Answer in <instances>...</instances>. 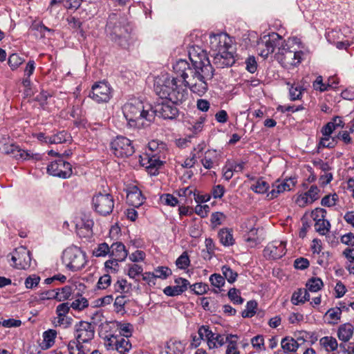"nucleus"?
<instances>
[{"instance_id": "obj_1", "label": "nucleus", "mask_w": 354, "mask_h": 354, "mask_svg": "<svg viewBox=\"0 0 354 354\" xmlns=\"http://www.w3.org/2000/svg\"><path fill=\"white\" fill-rule=\"evenodd\" d=\"M191 64L185 59H179L173 66L174 73L183 79L184 86L178 84L177 77L167 75L158 77L154 84L156 93L165 99L152 108L156 115L165 120H173L178 115L174 104H182L188 97L186 87L199 96L208 90L209 82L214 77V70L205 51L201 48L191 47L189 50Z\"/></svg>"}, {"instance_id": "obj_2", "label": "nucleus", "mask_w": 354, "mask_h": 354, "mask_svg": "<svg viewBox=\"0 0 354 354\" xmlns=\"http://www.w3.org/2000/svg\"><path fill=\"white\" fill-rule=\"evenodd\" d=\"M232 40L227 34L219 32L209 35V48L212 52L214 63L219 68L228 67L234 62V57L230 50Z\"/></svg>"}, {"instance_id": "obj_3", "label": "nucleus", "mask_w": 354, "mask_h": 354, "mask_svg": "<svg viewBox=\"0 0 354 354\" xmlns=\"http://www.w3.org/2000/svg\"><path fill=\"white\" fill-rule=\"evenodd\" d=\"M122 111L128 125L131 127L149 126L154 120V112L152 111L151 106H145L140 101L126 103Z\"/></svg>"}, {"instance_id": "obj_4", "label": "nucleus", "mask_w": 354, "mask_h": 354, "mask_svg": "<svg viewBox=\"0 0 354 354\" xmlns=\"http://www.w3.org/2000/svg\"><path fill=\"white\" fill-rule=\"evenodd\" d=\"M106 26L111 30L113 41L123 48L129 46L131 28L126 17L113 13L109 17Z\"/></svg>"}, {"instance_id": "obj_5", "label": "nucleus", "mask_w": 354, "mask_h": 354, "mask_svg": "<svg viewBox=\"0 0 354 354\" xmlns=\"http://www.w3.org/2000/svg\"><path fill=\"white\" fill-rule=\"evenodd\" d=\"M62 259L66 267L73 272L82 269L86 263L85 252L74 245L64 250Z\"/></svg>"}, {"instance_id": "obj_6", "label": "nucleus", "mask_w": 354, "mask_h": 354, "mask_svg": "<svg viewBox=\"0 0 354 354\" xmlns=\"http://www.w3.org/2000/svg\"><path fill=\"white\" fill-rule=\"evenodd\" d=\"M304 53L301 50L290 49L287 44L281 43L275 54L276 59L284 67L297 66L301 59Z\"/></svg>"}, {"instance_id": "obj_7", "label": "nucleus", "mask_w": 354, "mask_h": 354, "mask_svg": "<svg viewBox=\"0 0 354 354\" xmlns=\"http://www.w3.org/2000/svg\"><path fill=\"white\" fill-rule=\"evenodd\" d=\"M92 205L94 210L101 216L109 215L114 207V199L110 194L99 192L93 196Z\"/></svg>"}, {"instance_id": "obj_8", "label": "nucleus", "mask_w": 354, "mask_h": 354, "mask_svg": "<svg viewBox=\"0 0 354 354\" xmlns=\"http://www.w3.org/2000/svg\"><path fill=\"white\" fill-rule=\"evenodd\" d=\"M112 153L118 158H127L131 156L135 150L131 141L124 136H117L111 142Z\"/></svg>"}, {"instance_id": "obj_9", "label": "nucleus", "mask_w": 354, "mask_h": 354, "mask_svg": "<svg viewBox=\"0 0 354 354\" xmlns=\"http://www.w3.org/2000/svg\"><path fill=\"white\" fill-rule=\"evenodd\" d=\"M75 224L79 236L88 238L93 235L94 222L91 214L81 213L75 218Z\"/></svg>"}, {"instance_id": "obj_10", "label": "nucleus", "mask_w": 354, "mask_h": 354, "mask_svg": "<svg viewBox=\"0 0 354 354\" xmlns=\"http://www.w3.org/2000/svg\"><path fill=\"white\" fill-rule=\"evenodd\" d=\"M47 172L53 176L65 179L72 175V166L62 158H59L48 165Z\"/></svg>"}, {"instance_id": "obj_11", "label": "nucleus", "mask_w": 354, "mask_h": 354, "mask_svg": "<svg viewBox=\"0 0 354 354\" xmlns=\"http://www.w3.org/2000/svg\"><path fill=\"white\" fill-rule=\"evenodd\" d=\"M95 329L91 324L81 321L75 326V337L77 342L87 343L94 337Z\"/></svg>"}, {"instance_id": "obj_12", "label": "nucleus", "mask_w": 354, "mask_h": 354, "mask_svg": "<svg viewBox=\"0 0 354 354\" xmlns=\"http://www.w3.org/2000/svg\"><path fill=\"white\" fill-rule=\"evenodd\" d=\"M281 43H284L282 37L277 33L273 32L269 35L268 39L265 41L259 43V55L267 58L272 53L276 47H279Z\"/></svg>"}, {"instance_id": "obj_13", "label": "nucleus", "mask_w": 354, "mask_h": 354, "mask_svg": "<svg viewBox=\"0 0 354 354\" xmlns=\"http://www.w3.org/2000/svg\"><path fill=\"white\" fill-rule=\"evenodd\" d=\"M12 266L17 269H27L30 266L31 258L30 252L24 247H19L12 252Z\"/></svg>"}, {"instance_id": "obj_14", "label": "nucleus", "mask_w": 354, "mask_h": 354, "mask_svg": "<svg viewBox=\"0 0 354 354\" xmlns=\"http://www.w3.org/2000/svg\"><path fill=\"white\" fill-rule=\"evenodd\" d=\"M89 97L97 103L107 102L111 97V89L106 82H99L92 86Z\"/></svg>"}, {"instance_id": "obj_15", "label": "nucleus", "mask_w": 354, "mask_h": 354, "mask_svg": "<svg viewBox=\"0 0 354 354\" xmlns=\"http://www.w3.org/2000/svg\"><path fill=\"white\" fill-rule=\"evenodd\" d=\"M264 256L272 259L281 258L286 254V243L283 241L270 243L263 250Z\"/></svg>"}, {"instance_id": "obj_16", "label": "nucleus", "mask_w": 354, "mask_h": 354, "mask_svg": "<svg viewBox=\"0 0 354 354\" xmlns=\"http://www.w3.org/2000/svg\"><path fill=\"white\" fill-rule=\"evenodd\" d=\"M296 183L297 180L295 178H290L282 182L277 180L272 185V189L270 192H268L267 196L270 199L277 198L279 194L285 191H290L293 187H295Z\"/></svg>"}, {"instance_id": "obj_17", "label": "nucleus", "mask_w": 354, "mask_h": 354, "mask_svg": "<svg viewBox=\"0 0 354 354\" xmlns=\"http://www.w3.org/2000/svg\"><path fill=\"white\" fill-rule=\"evenodd\" d=\"M1 149L3 153L9 154L16 159L27 160L31 157L28 151L14 144H5Z\"/></svg>"}, {"instance_id": "obj_18", "label": "nucleus", "mask_w": 354, "mask_h": 354, "mask_svg": "<svg viewBox=\"0 0 354 354\" xmlns=\"http://www.w3.org/2000/svg\"><path fill=\"white\" fill-rule=\"evenodd\" d=\"M145 197L137 187H133L127 192V202L129 205L138 207L143 204Z\"/></svg>"}, {"instance_id": "obj_19", "label": "nucleus", "mask_w": 354, "mask_h": 354, "mask_svg": "<svg viewBox=\"0 0 354 354\" xmlns=\"http://www.w3.org/2000/svg\"><path fill=\"white\" fill-rule=\"evenodd\" d=\"M110 255L118 261H123L128 255V252L121 242L113 243L111 246Z\"/></svg>"}, {"instance_id": "obj_20", "label": "nucleus", "mask_w": 354, "mask_h": 354, "mask_svg": "<svg viewBox=\"0 0 354 354\" xmlns=\"http://www.w3.org/2000/svg\"><path fill=\"white\" fill-rule=\"evenodd\" d=\"M354 333V326L351 323L341 324L337 330V337L339 340L347 342L353 337Z\"/></svg>"}, {"instance_id": "obj_21", "label": "nucleus", "mask_w": 354, "mask_h": 354, "mask_svg": "<svg viewBox=\"0 0 354 354\" xmlns=\"http://www.w3.org/2000/svg\"><path fill=\"white\" fill-rule=\"evenodd\" d=\"M112 337L115 339L114 346L118 354H128L129 353L131 350L132 345L129 339L124 337H121L118 339L114 336H112Z\"/></svg>"}, {"instance_id": "obj_22", "label": "nucleus", "mask_w": 354, "mask_h": 354, "mask_svg": "<svg viewBox=\"0 0 354 354\" xmlns=\"http://www.w3.org/2000/svg\"><path fill=\"white\" fill-rule=\"evenodd\" d=\"M57 336V331L53 329H49L43 333V341L40 344L42 349L46 350L50 348L55 343Z\"/></svg>"}, {"instance_id": "obj_23", "label": "nucleus", "mask_w": 354, "mask_h": 354, "mask_svg": "<svg viewBox=\"0 0 354 354\" xmlns=\"http://www.w3.org/2000/svg\"><path fill=\"white\" fill-rule=\"evenodd\" d=\"M220 242L224 246H230L234 243L232 230L228 228H223L220 230L218 234Z\"/></svg>"}, {"instance_id": "obj_24", "label": "nucleus", "mask_w": 354, "mask_h": 354, "mask_svg": "<svg viewBox=\"0 0 354 354\" xmlns=\"http://www.w3.org/2000/svg\"><path fill=\"white\" fill-rule=\"evenodd\" d=\"M218 159L216 150H207L205 157L201 160V163L205 169H212Z\"/></svg>"}, {"instance_id": "obj_25", "label": "nucleus", "mask_w": 354, "mask_h": 354, "mask_svg": "<svg viewBox=\"0 0 354 354\" xmlns=\"http://www.w3.org/2000/svg\"><path fill=\"white\" fill-rule=\"evenodd\" d=\"M160 156L158 153H149V165H147V170L149 173L155 174L157 169L162 165L160 160Z\"/></svg>"}, {"instance_id": "obj_26", "label": "nucleus", "mask_w": 354, "mask_h": 354, "mask_svg": "<svg viewBox=\"0 0 354 354\" xmlns=\"http://www.w3.org/2000/svg\"><path fill=\"white\" fill-rule=\"evenodd\" d=\"M342 315L341 308H332L328 310L325 314V318L328 319V323L331 325L337 324Z\"/></svg>"}, {"instance_id": "obj_27", "label": "nucleus", "mask_w": 354, "mask_h": 354, "mask_svg": "<svg viewBox=\"0 0 354 354\" xmlns=\"http://www.w3.org/2000/svg\"><path fill=\"white\" fill-rule=\"evenodd\" d=\"M281 347L286 353L296 352L298 347V342L292 337H286L282 339Z\"/></svg>"}, {"instance_id": "obj_28", "label": "nucleus", "mask_w": 354, "mask_h": 354, "mask_svg": "<svg viewBox=\"0 0 354 354\" xmlns=\"http://www.w3.org/2000/svg\"><path fill=\"white\" fill-rule=\"evenodd\" d=\"M70 138V136L65 131H61L50 136L47 140V144H61L67 142Z\"/></svg>"}, {"instance_id": "obj_29", "label": "nucleus", "mask_w": 354, "mask_h": 354, "mask_svg": "<svg viewBox=\"0 0 354 354\" xmlns=\"http://www.w3.org/2000/svg\"><path fill=\"white\" fill-rule=\"evenodd\" d=\"M319 343L327 351H334L338 347V343L335 338L333 337L326 336L320 339Z\"/></svg>"}, {"instance_id": "obj_30", "label": "nucleus", "mask_w": 354, "mask_h": 354, "mask_svg": "<svg viewBox=\"0 0 354 354\" xmlns=\"http://www.w3.org/2000/svg\"><path fill=\"white\" fill-rule=\"evenodd\" d=\"M187 289H185V284L180 286H169L165 288L163 290V292L169 297H174L179 295L184 292Z\"/></svg>"}, {"instance_id": "obj_31", "label": "nucleus", "mask_w": 354, "mask_h": 354, "mask_svg": "<svg viewBox=\"0 0 354 354\" xmlns=\"http://www.w3.org/2000/svg\"><path fill=\"white\" fill-rule=\"evenodd\" d=\"M324 283L321 279L317 277L310 278L306 283V287L310 292H317L323 287Z\"/></svg>"}, {"instance_id": "obj_32", "label": "nucleus", "mask_w": 354, "mask_h": 354, "mask_svg": "<svg viewBox=\"0 0 354 354\" xmlns=\"http://www.w3.org/2000/svg\"><path fill=\"white\" fill-rule=\"evenodd\" d=\"M156 279H165L172 274L171 270L167 266H158L154 269Z\"/></svg>"}, {"instance_id": "obj_33", "label": "nucleus", "mask_w": 354, "mask_h": 354, "mask_svg": "<svg viewBox=\"0 0 354 354\" xmlns=\"http://www.w3.org/2000/svg\"><path fill=\"white\" fill-rule=\"evenodd\" d=\"M117 327L120 330V333L124 336V338L127 339L132 335L133 328L131 324L117 322Z\"/></svg>"}, {"instance_id": "obj_34", "label": "nucleus", "mask_w": 354, "mask_h": 354, "mask_svg": "<svg viewBox=\"0 0 354 354\" xmlns=\"http://www.w3.org/2000/svg\"><path fill=\"white\" fill-rule=\"evenodd\" d=\"M269 188V185L262 178L258 179L251 187V189L256 193L264 194Z\"/></svg>"}, {"instance_id": "obj_35", "label": "nucleus", "mask_w": 354, "mask_h": 354, "mask_svg": "<svg viewBox=\"0 0 354 354\" xmlns=\"http://www.w3.org/2000/svg\"><path fill=\"white\" fill-rule=\"evenodd\" d=\"M330 224L328 221L324 219L320 221L315 222V230L321 235L326 234L330 230Z\"/></svg>"}, {"instance_id": "obj_36", "label": "nucleus", "mask_w": 354, "mask_h": 354, "mask_svg": "<svg viewBox=\"0 0 354 354\" xmlns=\"http://www.w3.org/2000/svg\"><path fill=\"white\" fill-rule=\"evenodd\" d=\"M257 307V303L254 300L249 301L246 304L245 309L242 312V317L244 318L252 317L255 313V309Z\"/></svg>"}, {"instance_id": "obj_37", "label": "nucleus", "mask_w": 354, "mask_h": 354, "mask_svg": "<svg viewBox=\"0 0 354 354\" xmlns=\"http://www.w3.org/2000/svg\"><path fill=\"white\" fill-rule=\"evenodd\" d=\"M224 278L227 280L230 283H234L238 277L237 272H234L227 266H223L221 268Z\"/></svg>"}, {"instance_id": "obj_38", "label": "nucleus", "mask_w": 354, "mask_h": 354, "mask_svg": "<svg viewBox=\"0 0 354 354\" xmlns=\"http://www.w3.org/2000/svg\"><path fill=\"white\" fill-rule=\"evenodd\" d=\"M111 247L106 243L98 244L96 248L93 252L94 256L97 257H105L110 254Z\"/></svg>"}, {"instance_id": "obj_39", "label": "nucleus", "mask_w": 354, "mask_h": 354, "mask_svg": "<svg viewBox=\"0 0 354 354\" xmlns=\"http://www.w3.org/2000/svg\"><path fill=\"white\" fill-rule=\"evenodd\" d=\"M189 263L190 260L187 252H183L182 254L176 261V266L182 270H185L188 268Z\"/></svg>"}, {"instance_id": "obj_40", "label": "nucleus", "mask_w": 354, "mask_h": 354, "mask_svg": "<svg viewBox=\"0 0 354 354\" xmlns=\"http://www.w3.org/2000/svg\"><path fill=\"white\" fill-rule=\"evenodd\" d=\"M127 302V299L125 296L121 295L115 298L114 301V307L116 313L124 314V306Z\"/></svg>"}, {"instance_id": "obj_41", "label": "nucleus", "mask_w": 354, "mask_h": 354, "mask_svg": "<svg viewBox=\"0 0 354 354\" xmlns=\"http://www.w3.org/2000/svg\"><path fill=\"white\" fill-rule=\"evenodd\" d=\"M183 351V346L180 342H174L167 344L166 348L167 354H181Z\"/></svg>"}, {"instance_id": "obj_42", "label": "nucleus", "mask_w": 354, "mask_h": 354, "mask_svg": "<svg viewBox=\"0 0 354 354\" xmlns=\"http://www.w3.org/2000/svg\"><path fill=\"white\" fill-rule=\"evenodd\" d=\"M313 88L321 92L328 91L330 87L331 84L329 83H324L323 78L321 75H319L313 84Z\"/></svg>"}, {"instance_id": "obj_43", "label": "nucleus", "mask_w": 354, "mask_h": 354, "mask_svg": "<svg viewBox=\"0 0 354 354\" xmlns=\"http://www.w3.org/2000/svg\"><path fill=\"white\" fill-rule=\"evenodd\" d=\"M57 293V301H64L68 299L71 295L72 290L69 286H66L61 289H56Z\"/></svg>"}, {"instance_id": "obj_44", "label": "nucleus", "mask_w": 354, "mask_h": 354, "mask_svg": "<svg viewBox=\"0 0 354 354\" xmlns=\"http://www.w3.org/2000/svg\"><path fill=\"white\" fill-rule=\"evenodd\" d=\"M209 281L212 286L220 289L225 284V278L220 274H212L209 277Z\"/></svg>"}, {"instance_id": "obj_45", "label": "nucleus", "mask_w": 354, "mask_h": 354, "mask_svg": "<svg viewBox=\"0 0 354 354\" xmlns=\"http://www.w3.org/2000/svg\"><path fill=\"white\" fill-rule=\"evenodd\" d=\"M24 62V59L19 55L13 53L8 58V64L12 70L17 68Z\"/></svg>"}, {"instance_id": "obj_46", "label": "nucleus", "mask_w": 354, "mask_h": 354, "mask_svg": "<svg viewBox=\"0 0 354 354\" xmlns=\"http://www.w3.org/2000/svg\"><path fill=\"white\" fill-rule=\"evenodd\" d=\"M240 291L234 288H230L228 291L230 299L236 304H241L243 302V299L240 296Z\"/></svg>"}, {"instance_id": "obj_47", "label": "nucleus", "mask_w": 354, "mask_h": 354, "mask_svg": "<svg viewBox=\"0 0 354 354\" xmlns=\"http://www.w3.org/2000/svg\"><path fill=\"white\" fill-rule=\"evenodd\" d=\"M88 306V300L84 297H80L73 301L71 307L74 310H81Z\"/></svg>"}, {"instance_id": "obj_48", "label": "nucleus", "mask_w": 354, "mask_h": 354, "mask_svg": "<svg viewBox=\"0 0 354 354\" xmlns=\"http://www.w3.org/2000/svg\"><path fill=\"white\" fill-rule=\"evenodd\" d=\"M160 201L162 203L171 207L176 206L178 203L177 198L170 194H162L160 196Z\"/></svg>"}, {"instance_id": "obj_49", "label": "nucleus", "mask_w": 354, "mask_h": 354, "mask_svg": "<svg viewBox=\"0 0 354 354\" xmlns=\"http://www.w3.org/2000/svg\"><path fill=\"white\" fill-rule=\"evenodd\" d=\"M149 153H158L164 149V144L162 142L159 143L156 140H152L148 144Z\"/></svg>"}, {"instance_id": "obj_50", "label": "nucleus", "mask_w": 354, "mask_h": 354, "mask_svg": "<svg viewBox=\"0 0 354 354\" xmlns=\"http://www.w3.org/2000/svg\"><path fill=\"white\" fill-rule=\"evenodd\" d=\"M40 281V277L36 274H32L28 277L25 280L26 288L32 289L35 288Z\"/></svg>"}, {"instance_id": "obj_51", "label": "nucleus", "mask_w": 354, "mask_h": 354, "mask_svg": "<svg viewBox=\"0 0 354 354\" xmlns=\"http://www.w3.org/2000/svg\"><path fill=\"white\" fill-rule=\"evenodd\" d=\"M131 288V284L128 283L126 279L118 280L115 284V289L117 292H127Z\"/></svg>"}, {"instance_id": "obj_52", "label": "nucleus", "mask_w": 354, "mask_h": 354, "mask_svg": "<svg viewBox=\"0 0 354 354\" xmlns=\"http://www.w3.org/2000/svg\"><path fill=\"white\" fill-rule=\"evenodd\" d=\"M191 290L196 295H203L209 290L207 284L204 283H196L190 286Z\"/></svg>"}, {"instance_id": "obj_53", "label": "nucleus", "mask_w": 354, "mask_h": 354, "mask_svg": "<svg viewBox=\"0 0 354 354\" xmlns=\"http://www.w3.org/2000/svg\"><path fill=\"white\" fill-rule=\"evenodd\" d=\"M116 259L107 260L104 263L105 270L107 272L115 273L118 270V262Z\"/></svg>"}, {"instance_id": "obj_54", "label": "nucleus", "mask_w": 354, "mask_h": 354, "mask_svg": "<svg viewBox=\"0 0 354 354\" xmlns=\"http://www.w3.org/2000/svg\"><path fill=\"white\" fill-rule=\"evenodd\" d=\"M111 276L109 274H105L99 279L97 283V287L98 289H106L111 285Z\"/></svg>"}, {"instance_id": "obj_55", "label": "nucleus", "mask_w": 354, "mask_h": 354, "mask_svg": "<svg viewBox=\"0 0 354 354\" xmlns=\"http://www.w3.org/2000/svg\"><path fill=\"white\" fill-rule=\"evenodd\" d=\"M326 214V210L319 207L315 208L311 212V216L315 222L325 219Z\"/></svg>"}, {"instance_id": "obj_56", "label": "nucleus", "mask_w": 354, "mask_h": 354, "mask_svg": "<svg viewBox=\"0 0 354 354\" xmlns=\"http://www.w3.org/2000/svg\"><path fill=\"white\" fill-rule=\"evenodd\" d=\"M337 198L338 196L336 194L333 195H326L322 199L321 204L323 206L332 207L335 205Z\"/></svg>"}, {"instance_id": "obj_57", "label": "nucleus", "mask_w": 354, "mask_h": 354, "mask_svg": "<svg viewBox=\"0 0 354 354\" xmlns=\"http://www.w3.org/2000/svg\"><path fill=\"white\" fill-rule=\"evenodd\" d=\"M303 91L304 89L301 86H292L289 89L290 100L292 101H295L296 100L300 99Z\"/></svg>"}, {"instance_id": "obj_58", "label": "nucleus", "mask_w": 354, "mask_h": 354, "mask_svg": "<svg viewBox=\"0 0 354 354\" xmlns=\"http://www.w3.org/2000/svg\"><path fill=\"white\" fill-rule=\"evenodd\" d=\"M72 321V318L67 317L66 315L62 317L57 316V321H55L53 324L56 327L63 326V327L66 328L71 326Z\"/></svg>"}, {"instance_id": "obj_59", "label": "nucleus", "mask_w": 354, "mask_h": 354, "mask_svg": "<svg viewBox=\"0 0 354 354\" xmlns=\"http://www.w3.org/2000/svg\"><path fill=\"white\" fill-rule=\"evenodd\" d=\"M251 344L257 350H265L264 339L262 335H257L252 338Z\"/></svg>"}, {"instance_id": "obj_60", "label": "nucleus", "mask_w": 354, "mask_h": 354, "mask_svg": "<svg viewBox=\"0 0 354 354\" xmlns=\"http://www.w3.org/2000/svg\"><path fill=\"white\" fill-rule=\"evenodd\" d=\"M336 139V138H332L331 136L323 137L319 142V145L323 147L333 148L337 144Z\"/></svg>"}, {"instance_id": "obj_61", "label": "nucleus", "mask_w": 354, "mask_h": 354, "mask_svg": "<svg viewBox=\"0 0 354 354\" xmlns=\"http://www.w3.org/2000/svg\"><path fill=\"white\" fill-rule=\"evenodd\" d=\"M319 189L316 185H312L309 190L304 193L307 198L310 199V203H312L318 198Z\"/></svg>"}, {"instance_id": "obj_62", "label": "nucleus", "mask_w": 354, "mask_h": 354, "mask_svg": "<svg viewBox=\"0 0 354 354\" xmlns=\"http://www.w3.org/2000/svg\"><path fill=\"white\" fill-rule=\"evenodd\" d=\"M143 269L141 266L138 264L131 265L128 270V276L130 278L135 279L137 276L140 274Z\"/></svg>"}, {"instance_id": "obj_63", "label": "nucleus", "mask_w": 354, "mask_h": 354, "mask_svg": "<svg viewBox=\"0 0 354 354\" xmlns=\"http://www.w3.org/2000/svg\"><path fill=\"white\" fill-rule=\"evenodd\" d=\"M82 0H62L64 6L66 9L77 10L81 5Z\"/></svg>"}, {"instance_id": "obj_64", "label": "nucleus", "mask_w": 354, "mask_h": 354, "mask_svg": "<svg viewBox=\"0 0 354 354\" xmlns=\"http://www.w3.org/2000/svg\"><path fill=\"white\" fill-rule=\"evenodd\" d=\"M245 64H246V69L250 73H254L257 71V62H256L254 57H253V56L249 57L245 61Z\"/></svg>"}]
</instances>
